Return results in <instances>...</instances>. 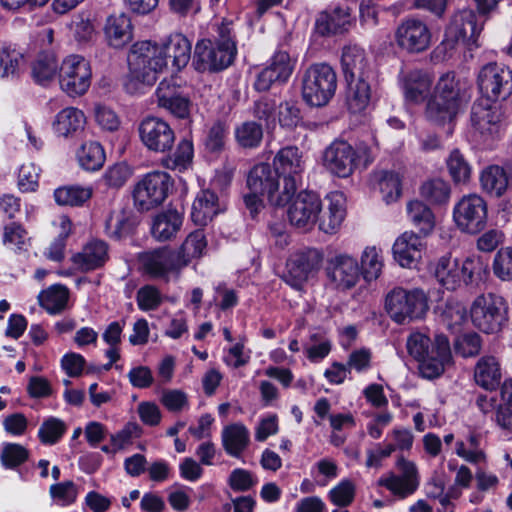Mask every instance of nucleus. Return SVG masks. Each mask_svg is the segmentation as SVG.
Returning <instances> with one entry per match:
<instances>
[{
  "label": "nucleus",
  "instance_id": "nucleus-43",
  "mask_svg": "<svg viewBox=\"0 0 512 512\" xmlns=\"http://www.w3.org/2000/svg\"><path fill=\"white\" fill-rule=\"evenodd\" d=\"M68 298V289L63 285H52L38 296L40 306L52 315L58 314L65 309Z\"/></svg>",
  "mask_w": 512,
  "mask_h": 512
},
{
  "label": "nucleus",
  "instance_id": "nucleus-22",
  "mask_svg": "<svg viewBox=\"0 0 512 512\" xmlns=\"http://www.w3.org/2000/svg\"><path fill=\"white\" fill-rule=\"evenodd\" d=\"M139 136L144 146L153 152L165 153L175 142V133L170 125L158 118L148 116L139 124Z\"/></svg>",
  "mask_w": 512,
  "mask_h": 512
},
{
  "label": "nucleus",
  "instance_id": "nucleus-38",
  "mask_svg": "<svg viewBox=\"0 0 512 512\" xmlns=\"http://www.w3.org/2000/svg\"><path fill=\"white\" fill-rule=\"evenodd\" d=\"M206 248V235L202 229H197L186 237L180 248L176 250V253L179 256L181 265L185 268L194 259L201 258L204 255Z\"/></svg>",
  "mask_w": 512,
  "mask_h": 512
},
{
  "label": "nucleus",
  "instance_id": "nucleus-9",
  "mask_svg": "<svg viewBox=\"0 0 512 512\" xmlns=\"http://www.w3.org/2000/svg\"><path fill=\"white\" fill-rule=\"evenodd\" d=\"M247 187L251 192L266 195L270 204L285 206L293 196L284 195V183L280 185V177L274 167L267 163L255 165L247 175Z\"/></svg>",
  "mask_w": 512,
  "mask_h": 512
},
{
  "label": "nucleus",
  "instance_id": "nucleus-47",
  "mask_svg": "<svg viewBox=\"0 0 512 512\" xmlns=\"http://www.w3.org/2000/svg\"><path fill=\"white\" fill-rule=\"evenodd\" d=\"M446 166L450 177L456 184L467 183L472 174V166L465 155L457 148L446 158Z\"/></svg>",
  "mask_w": 512,
  "mask_h": 512
},
{
  "label": "nucleus",
  "instance_id": "nucleus-25",
  "mask_svg": "<svg viewBox=\"0 0 512 512\" xmlns=\"http://www.w3.org/2000/svg\"><path fill=\"white\" fill-rule=\"evenodd\" d=\"M293 64L289 54L285 51L276 52L257 74L254 87L257 91H267L273 85L285 83L291 76Z\"/></svg>",
  "mask_w": 512,
  "mask_h": 512
},
{
  "label": "nucleus",
  "instance_id": "nucleus-49",
  "mask_svg": "<svg viewBox=\"0 0 512 512\" xmlns=\"http://www.w3.org/2000/svg\"><path fill=\"white\" fill-rule=\"evenodd\" d=\"M495 422L503 429L512 430V380L501 386L500 400L494 415Z\"/></svg>",
  "mask_w": 512,
  "mask_h": 512
},
{
  "label": "nucleus",
  "instance_id": "nucleus-42",
  "mask_svg": "<svg viewBox=\"0 0 512 512\" xmlns=\"http://www.w3.org/2000/svg\"><path fill=\"white\" fill-rule=\"evenodd\" d=\"M92 196V188L80 185L58 187L54 191V199L60 206H82Z\"/></svg>",
  "mask_w": 512,
  "mask_h": 512
},
{
  "label": "nucleus",
  "instance_id": "nucleus-50",
  "mask_svg": "<svg viewBox=\"0 0 512 512\" xmlns=\"http://www.w3.org/2000/svg\"><path fill=\"white\" fill-rule=\"evenodd\" d=\"M377 183L386 203L396 201L402 193L401 177L394 171H381L377 174Z\"/></svg>",
  "mask_w": 512,
  "mask_h": 512
},
{
  "label": "nucleus",
  "instance_id": "nucleus-23",
  "mask_svg": "<svg viewBox=\"0 0 512 512\" xmlns=\"http://www.w3.org/2000/svg\"><path fill=\"white\" fill-rule=\"evenodd\" d=\"M322 212L320 197L310 191L300 192L288 209V219L292 226L305 231L311 230Z\"/></svg>",
  "mask_w": 512,
  "mask_h": 512
},
{
  "label": "nucleus",
  "instance_id": "nucleus-54",
  "mask_svg": "<svg viewBox=\"0 0 512 512\" xmlns=\"http://www.w3.org/2000/svg\"><path fill=\"white\" fill-rule=\"evenodd\" d=\"M29 456L28 450L17 443H4L0 454L1 464L7 469H15Z\"/></svg>",
  "mask_w": 512,
  "mask_h": 512
},
{
  "label": "nucleus",
  "instance_id": "nucleus-6",
  "mask_svg": "<svg viewBox=\"0 0 512 512\" xmlns=\"http://www.w3.org/2000/svg\"><path fill=\"white\" fill-rule=\"evenodd\" d=\"M337 88V75L325 63L311 65L302 78V97L310 106H325L334 96Z\"/></svg>",
  "mask_w": 512,
  "mask_h": 512
},
{
  "label": "nucleus",
  "instance_id": "nucleus-46",
  "mask_svg": "<svg viewBox=\"0 0 512 512\" xmlns=\"http://www.w3.org/2000/svg\"><path fill=\"white\" fill-rule=\"evenodd\" d=\"M79 165L87 171L99 170L105 162V152L100 143L88 141L77 151Z\"/></svg>",
  "mask_w": 512,
  "mask_h": 512
},
{
  "label": "nucleus",
  "instance_id": "nucleus-29",
  "mask_svg": "<svg viewBox=\"0 0 512 512\" xmlns=\"http://www.w3.org/2000/svg\"><path fill=\"white\" fill-rule=\"evenodd\" d=\"M224 209V202L216 193L211 189H204L197 194L192 204L191 219L196 225L205 226Z\"/></svg>",
  "mask_w": 512,
  "mask_h": 512
},
{
  "label": "nucleus",
  "instance_id": "nucleus-61",
  "mask_svg": "<svg viewBox=\"0 0 512 512\" xmlns=\"http://www.w3.org/2000/svg\"><path fill=\"white\" fill-rule=\"evenodd\" d=\"M23 55L11 47L0 48V78L14 75L18 69Z\"/></svg>",
  "mask_w": 512,
  "mask_h": 512
},
{
  "label": "nucleus",
  "instance_id": "nucleus-19",
  "mask_svg": "<svg viewBox=\"0 0 512 512\" xmlns=\"http://www.w3.org/2000/svg\"><path fill=\"white\" fill-rule=\"evenodd\" d=\"M399 474L389 472L381 476L378 485L386 488L398 499H405L413 495L420 485V475L414 462L403 456L396 462Z\"/></svg>",
  "mask_w": 512,
  "mask_h": 512
},
{
  "label": "nucleus",
  "instance_id": "nucleus-64",
  "mask_svg": "<svg viewBox=\"0 0 512 512\" xmlns=\"http://www.w3.org/2000/svg\"><path fill=\"white\" fill-rule=\"evenodd\" d=\"M49 493L51 497L61 505H70L77 498V488L73 481H65L50 486Z\"/></svg>",
  "mask_w": 512,
  "mask_h": 512
},
{
  "label": "nucleus",
  "instance_id": "nucleus-55",
  "mask_svg": "<svg viewBox=\"0 0 512 512\" xmlns=\"http://www.w3.org/2000/svg\"><path fill=\"white\" fill-rule=\"evenodd\" d=\"M65 431L66 425L62 420L50 417L41 424L38 437L43 444L53 445L61 439Z\"/></svg>",
  "mask_w": 512,
  "mask_h": 512
},
{
  "label": "nucleus",
  "instance_id": "nucleus-41",
  "mask_svg": "<svg viewBox=\"0 0 512 512\" xmlns=\"http://www.w3.org/2000/svg\"><path fill=\"white\" fill-rule=\"evenodd\" d=\"M420 196L430 205H447L451 197L450 184L440 178L429 179L422 183L419 189Z\"/></svg>",
  "mask_w": 512,
  "mask_h": 512
},
{
  "label": "nucleus",
  "instance_id": "nucleus-57",
  "mask_svg": "<svg viewBox=\"0 0 512 512\" xmlns=\"http://www.w3.org/2000/svg\"><path fill=\"white\" fill-rule=\"evenodd\" d=\"M493 274L502 281L512 280V248L505 247L497 251L492 263Z\"/></svg>",
  "mask_w": 512,
  "mask_h": 512
},
{
  "label": "nucleus",
  "instance_id": "nucleus-3",
  "mask_svg": "<svg viewBox=\"0 0 512 512\" xmlns=\"http://www.w3.org/2000/svg\"><path fill=\"white\" fill-rule=\"evenodd\" d=\"M375 159V149L364 143L353 147L347 141H333L323 153V165L333 175L349 177L359 168L368 167Z\"/></svg>",
  "mask_w": 512,
  "mask_h": 512
},
{
  "label": "nucleus",
  "instance_id": "nucleus-62",
  "mask_svg": "<svg viewBox=\"0 0 512 512\" xmlns=\"http://www.w3.org/2000/svg\"><path fill=\"white\" fill-rule=\"evenodd\" d=\"M333 504L345 507L352 503L355 497V485L349 479H343L329 492Z\"/></svg>",
  "mask_w": 512,
  "mask_h": 512
},
{
  "label": "nucleus",
  "instance_id": "nucleus-7",
  "mask_svg": "<svg viewBox=\"0 0 512 512\" xmlns=\"http://www.w3.org/2000/svg\"><path fill=\"white\" fill-rule=\"evenodd\" d=\"M473 325L486 334L498 333L508 320V306L502 296L488 293L475 298L470 308Z\"/></svg>",
  "mask_w": 512,
  "mask_h": 512
},
{
  "label": "nucleus",
  "instance_id": "nucleus-60",
  "mask_svg": "<svg viewBox=\"0 0 512 512\" xmlns=\"http://www.w3.org/2000/svg\"><path fill=\"white\" fill-rule=\"evenodd\" d=\"M136 302L140 310H156L163 302L160 290L153 285L141 287L136 294Z\"/></svg>",
  "mask_w": 512,
  "mask_h": 512
},
{
  "label": "nucleus",
  "instance_id": "nucleus-2",
  "mask_svg": "<svg viewBox=\"0 0 512 512\" xmlns=\"http://www.w3.org/2000/svg\"><path fill=\"white\" fill-rule=\"evenodd\" d=\"M406 348L408 354L419 362L420 374L426 379L439 377L451 364L449 340L443 334L437 335L432 342L425 333L413 331L407 338Z\"/></svg>",
  "mask_w": 512,
  "mask_h": 512
},
{
  "label": "nucleus",
  "instance_id": "nucleus-36",
  "mask_svg": "<svg viewBox=\"0 0 512 512\" xmlns=\"http://www.w3.org/2000/svg\"><path fill=\"white\" fill-rule=\"evenodd\" d=\"M501 378V367L494 356H483L478 360L474 379L479 386L486 390H493L500 384Z\"/></svg>",
  "mask_w": 512,
  "mask_h": 512
},
{
  "label": "nucleus",
  "instance_id": "nucleus-8",
  "mask_svg": "<svg viewBox=\"0 0 512 512\" xmlns=\"http://www.w3.org/2000/svg\"><path fill=\"white\" fill-rule=\"evenodd\" d=\"M172 186L171 177L163 171H153L139 179L132 191L134 206L139 211H150L160 206Z\"/></svg>",
  "mask_w": 512,
  "mask_h": 512
},
{
  "label": "nucleus",
  "instance_id": "nucleus-40",
  "mask_svg": "<svg viewBox=\"0 0 512 512\" xmlns=\"http://www.w3.org/2000/svg\"><path fill=\"white\" fill-rule=\"evenodd\" d=\"M509 183L505 169L498 165H490L480 174L482 189L491 196L500 197L507 190Z\"/></svg>",
  "mask_w": 512,
  "mask_h": 512
},
{
  "label": "nucleus",
  "instance_id": "nucleus-59",
  "mask_svg": "<svg viewBox=\"0 0 512 512\" xmlns=\"http://www.w3.org/2000/svg\"><path fill=\"white\" fill-rule=\"evenodd\" d=\"M132 230L130 219L123 212L112 213L105 223L106 234L115 239L128 235Z\"/></svg>",
  "mask_w": 512,
  "mask_h": 512
},
{
  "label": "nucleus",
  "instance_id": "nucleus-10",
  "mask_svg": "<svg viewBox=\"0 0 512 512\" xmlns=\"http://www.w3.org/2000/svg\"><path fill=\"white\" fill-rule=\"evenodd\" d=\"M138 260L144 274L165 282L170 281L171 278H178L184 268L176 250L168 247L142 252Z\"/></svg>",
  "mask_w": 512,
  "mask_h": 512
},
{
  "label": "nucleus",
  "instance_id": "nucleus-44",
  "mask_svg": "<svg viewBox=\"0 0 512 512\" xmlns=\"http://www.w3.org/2000/svg\"><path fill=\"white\" fill-rule=\"evenodd\" d=\"M407 214L411 222L422 232L428 235L435 227V217L431 209L420 200H413L407 204Z\"/></svg>",
  "mask_w": 512,
  "mask_h": 512
},
{
  "label": "nucleus",
  "instance_id": "nucleus-30",
  "mask_svg": "<svg viewBox=\"0 0 512 512\" xmlns=\"http://www.w3.org/2000/svg\"><path fill=\"white\" fill-rule=\"evenodd\" d=\"M103 31L107 44L115 49L125 47L133 38L132 23L125 13L107 17Z\"/></svg>",
  "mask_w": 512,
  "mask_h": 512
},
{
  "label": "nucleus",
  "instance_id": "nucleus-56",
  "mask_svg": "<svg viewBox=\"0 0 512 512\" xmlns=\"http://www.w3.org/2000/svg\"><path fill=\"white\" fill-rule=\"evenodd\" d=\"M132 176V169L126 163H117L109 167L102 175V182L111 189H120Z\"/></svg>",
  "mask_w": 512,
  "mask_h": 512
},
{
  "label": "nucleus",
  "instance_id": "nucleus-53",
  "mask_svg": "<svg viewBox=\"0 0 512 512\" xmlns=\"http://www.w3.org/2000/svg\"><path fill=\"white\" fill-rule=\"evenodd\" d=\"M482 348V338L476 332L458 336L454 341V351L463 358L477 356Z\"/></svg>",
  "mask_w": 512,
  "mask_h": 512
},
{
  "label": "nucleus",
  "instance_id": "nucleus-33",
  "mask_svg": "<svg viewBox=\"0 0 512 512\" xmlns=\"http://www.w3.org/2000/svg\"><path fill=\"white\" fill-rule=\"evenodd\" d=\"M376 76L352 78L347 81V105L351 112L360 113L367 109L372 99Z\"/></svg>",
  "mask_w": 512,
  "mask_h": 512
},
{
  "label": "nucleus",
  "instance_id": "nucleus-14",
  "mask_svg": "<svg viewBox=\"0 0 512 512\" xmlns=\"http://www.w3.org/2000/svg\"><path fill=\"white\" fill-rule=\"evenodd\" d=\"M453 221L464 233L477 234L487 223V203L479 195L463 196L453 208Z\"/></svg>",
  "mask_w": 512,
  "mask_h": 512
},
{
  "label": "nucleus",
  "instance_id": "nucleus-24",
  "mask_svg": "<svg viewBox=\"0 0 512 512\" xmlns=\"http://www.w3.org/2000/svg\"><path fill=\"white\" fill-rule=\"evenodd\" d=\"M395 39L397 44L412 53L425 51L431 42V32L425 22L407 18L398 26Z\"/></svg>",
  "mask_w": 512,
  "mask_h": 512
},
{
  "label": "nucleus",
  "instance_id": "nucleus-31",
  "mask_svg": "<svg viewBox=\"0 0 512 512\" xmlns=\"http://www.w3.org/2000/svg\"><path fill=\"white\" fill-rule=\"evenodd\" d=\"M109 260V246L103 240L88 242L80 252L72 257L73 263L83 271H92L103 267Z\"/></svg>",
  "mask_w": 512,
  "mask_h": 512
},
{
  "label": "nucleus",
  "instance_id": "nucleus-48",
  "mask_svg": "<svg viewBox=\"0 0 512 512\" xmlns=\"http://www.w3.org/2000/svg\"><path fill=\"white\" fill-rule=\"evenodd\" d=\"M234 137L237 144L244 149L257 148L263 139V129L255 121H245L235 127Z\"/></svg>",
  "mask_w": 512,
  "mask_h": 512
},
{
  "label": "nucleus",
  "instance_id": "nucleus-20",
  "mask_svg": "<svg viewBox=\"0 0 512 512\" xmlns=\"http://www.w3.org/2000/svg\"><path fill=\"white\" fill-rule=\"evenodd\" d=\"M61 89L69 96L86 93L91 84V68L82 56L70 55L65 58L59 69Z\"/></svg>",
  "mask_w": 512,
  "mask_h": 512
},
{
  "label": "nucleus",
  "instance_id": "nucleus-52",
  "mask_svg": "<svg viewBox=\"0 0 512 512\" xmlns=\"http://www.w3.org/2000/svg\"><path fill=\"white\" fill-rule=\"evenodd\" d=\"M193 144L188 139H182L176 148V151L163 159V165L168 169H186L193 158Z\"/></svg>",
  "mask_w": 512,
  "mask_h": 512
},
{
  "label": "nucleus",
  "instance_id": "nucleus-27",
  "mask_svg": "<svg viewBox=\"0 0 512 512\" xmlns=\"http://www.w3.org/2000/svg\"><path fill=\"white\" fill-rule=\"evenodd\" d=\"M341 66L345 79L376 76L373 63L366 51L358 45H347L342 50Z\"/></svg>",
  "mask_w": 512,
  "mask_h": 512
},
{
  "label": "nucleus",
  "instance_id": "nucleus-28",
  "mask_svg": "<svg viewBox=\"0 0 512 512\" xmlns=\"http://www.w3.org/2000/svg\"><path fill=\"white\" fill-rule=\"evenodd\" d=\"M402 89L405 100L412 104L427 102L433 93L432 76L422 70H411L404 73L401 78Z\"/></svg>",
  "mask_w": 512,
  "mask_h": 512
},
{
  "label": "nucleus",
  "instance_id": "nucleus-11",
  "mask_svg": "<svg viewBox=\"0 0 512 512\" xmlns=\"http://www.w3.org/2000/svg\"><path fill=\"white\" fill-rule=\"evenodd\" d=\"M471 126L474 141L490 146L500 138L503 131L501 112L483 101L475 102L471 108Z\"/></svg>",
  "mask_w": 512,
  "mask_h": 512
},
{
  "label": "nucleus",
  "instance_id": "nucleus-18",
  "mask_svg": "<svg viewBox=\"0 0 512 512\" xmlns=\"http://www.w3.org/2000/svg\"><path fill=\"white\" fill-rule=\"evenodd\" d=\"M236 55V45H218L210 39L197 42L194 53V67L200 72L220 71L232 64Z\"/></svg>",
  "mask_w": 512,
  "mask_h": 512
},
{
  "label": "nucleus",
  "instance_id": "nucleus-17",
  "mask_svg": "<svg viewBox=\"0 0 512 512\" xmlns=\"http://www.w3.org/2000/svg\"><path fill=\"white\" fill-rule=\"evenodd\" d=\"M273 167L284 183V195H295L305 169L303 153L296 146L280 149L273 159Z\"/></svg>",
  "mask_w": 512,
  "mask_h": 512
},
{
  "label": "nucleus",
  "instance_id": "nucleus-51",
  "mask_svg": "<svg viewBox=\"0 0 512 512\" xmlns=\"http://www.w3.org/2000/svg\"><path fill=\"white\" fill-rule=\"evenodd\" d=\"M359 265L365 280H376L383 267L381 250L375 246L366 247L361 255V264Z\"/></svg>",
  "mask_w": 512,
  "mask_h": 512
},
{
  "label": "nucleus",
  "instance_id": "nucleus-58",
  "mask_svg": "<svg viewBox=\"0 0 512 512\" xmlns=\"http://www.w3.org/2000/svg\"><path fill=\"white\" fill-rule=\"evenodd\" d=\"M443 323L449 328L461 326L466 318L467 311L464 305L454 299L447 300L445 308L441 313Z\"/></svg>",
  "mask_w": 512,
  "mask_h": 512
},
{
  "label": "nucleus",
  "instance_id": "nucleus-13",
  "mask_svg": "<svg viewBox=\"0 0 512 512\" xmlns=\"http://www.w3.org/2000/svg\"><path fill=\"white\" fill-rule=\"evenodd\" d=\"M477 83L487 100H505L512 94V71L504 64H485L478 73Z\"/></svg>",
  "mask_w": 512,
  "mask_h": 512
},
{
  "label": "nucleus",
  "instance_id": "nucleus-32",
  "mask_svg": "<svg viewBox=\"0 0 512 512\" xmlns=\"http://www.w3.org/2000/svg\"><path fill=\"white\" fill-rule=\"evenodd\" d=\"M423 248V241L417 234L404 232L393 245L394 258L402 267L411 268L421 259Z\"/></svg>",
  "mask_w": 512,
  "mask_h": 512
},
{
  "label": "nucleus",
  "instance_id": "nucleus-35",
  "mask_svg": "<svg viewBox=\"0 0 512 512\" xmlns=\"http://www.w3.org/2000/svg\"><path fill=\"white\" fill-rule=\"evenodd\" d=\"M320 214L317 220L319 229L326 234L336 233L346 215L342 195L332 194L327 208Z\"/></svg>",
  "mask_w": 512,
  "mask_h": 512
},
{
  "label": "nucleus",
  "instance_id": "nucleus-1",
  "mask_svg": "<svg viewBox=\"0 0 512 512\" xmlns=\"http://www.w3.org/2000/svg\"><path fill=\"white\" fill-rule=\"evenodd\" d=\"M191 48L190 41L180 33L171 34L161 46L150 41L135 43L128 56L131 79L126 89L129 92L138 90L132 88L134 81L146 86L153 85L157 73L167 68L169 62L175 71H180L189 63Z\"/></svg>",
  "mask_w": 512,
  "mask_h": 512
},
{
  "label": "nucleus",
  "instance_id": "nucleus-5",
  "mask_svg": "<svg viewBox=\"0 0 512 512\" xmlns=\"http://www.w3.org/2000/svg\"><path fill=\"white\" fill-rule=\"evenodd\" d=\"M460 108V89L454 74L447 73L438 80L433 94L426 102L425 118L437 125H450Z\"/></svg>",
  "mask_w": 512,
  "mask_h": 512
},
{
  "label": "nucleus",
  "instance_id": "nucleus-45",
  "mask_svg": "<svg viewBox=\"0 0 512 512\" xmlns=\"http://www.w3.org/2000/svg\"><path fill=\"white\" fill-rule=\"evenodd\" d=\"M59 69L55 55L43 52L32 64V76L37 83L46 85L55 78Z\"/></svg>",
  "mask_w": 512,
  "mask_h": 512
},
{
  "label": "nucleus",
  "instance_id": "nucleus-34",
  "mask_svg": "<svg viewBox=\"0 0 512 512\" xmlns=\"http://www.w3.org/2000/svg\"><path fill=\"white\" fill-rule=\"evenodd\" d=\"M221 439L225 452L239 458L249 446L250 432L244 424L233 423L223 428Z\"/></svg>",
  "mask_w": 512,
  "mask_h": 512
},
{
  "label": "nucleus",
  "instance_id": "nucleus-39",
  "mask_svg": "<svg viewBox=\"0 0 512 512\" xmlns=\"http://www.w3.org/2000/svg\"><path fill=\"white\" fill-rule=\"evenodd\" d=\"M182 225V216L175 210L156 215L151 226V233L158 241H166L176 235Z\"/></svg>",
  "mask_w": 512,
  "mask_h": 512
},
{
  "label": "nucleus",
  "instance_id": "nucleus-12",
  "mask_svg": "<svg viewBox=\"0 0 512 512\" xmlns=\"http://www.w3.org/2000/svg\"><path fill=\"white\" fill-rule=\"evenodd\" d=\"M325 275L328 286L338 292H347L357 286L362 277L358 260L348 253H336L327 260Z\"/></svg>",
  "mask_w": 512,
  "mask_h": 512
},
{
  "label": "nucleus",
  "instance_id": "nucleus-16",
  "mask_svg": "<svg viewBox=\"0 0 512 512\" xmlns=\"http://www.w3.org/2000/svg\"><path fill=\"white\" fill-rule=\"evenodd\" d=\"M484 21L479 20L477 13L470 8L456 12L446 29V42L463 43L469 50L478 48V38L483 30Z\"/></svg>",
  "mask_w": 512,
  "mask_h": 512
},
{
  "label": "nucleus",
  "instance_id": "nucleus-21",
  "mask_svg": "<svg viewBox=\"0 0 512 512\" xmlns=\"http://www.w3.org/2000/svg\"><path fill=\"white\" fill-rule=\"evenodd\" d=\"M475 268L476 263L472 259L459 262L456 258L445 255L438 260L434 274L443 287L447 290H455L462 283L473 282Z\"/></svg>",
  "mask_w": 512,
  "mask_h": 512
},
{
  "label": "nucleus",
  "instance_id": "nucleus-37",
  "mask_svg": "<svg viewBox=\"0 0 512 512\" xmlns=\"http://www.w3.org/2000/svg\"><path fill=\"white\" fill-rule=\"evenodd\" d=\"M84 124V113L75 107H67L55 116L52 127L58 136L68 137L82 129Z\"/></svg>",
  "mask_w": 512,
  "mask_h": 512
},
{
  "label": "nucleus",
  "instance_id": "nucleus-15",
  "mask_svg": "<svg viewBox=\"0 0 512 512\" xmlns=\"http://www.w3.org/2000/svg\"><path fill=\"white\" fill-rule=\"evenodd\" d=\"M323 254L316 248H304L290 255L286 263L284 281L295 289L303 284L319 270Z\"/></svg>",
  "mask_w": 512,
  "mask_h": 512
},
{
  "label": "nucleus",
  "instance_id": "nucleus-4",
  "mask_svg": "<svg viewBox=\"0 0 512 512\" xmlns=\"http://www.w3.org/2000/svg\"><path fill=\"white\" fill-rule=\"evenodd\" d=\"M429 295L419 287H394L385 297L389 317L399 325L423 319L429 311Z\"/></svg>",
  "mask_w": 512,
  "mask_h": 512
},
{
  "label": "nucleus",
  "instance_id": "nucleus-63",
  "mask_svg": "<svg viewBox=\"0 0 512 512\" xmlns=\"http://www.w3.org/2000/svg\"><path fill=\"white\" fill-rule=\"evenodd\" d=\"M183 95L180 86L173 78L161 81L156 90L158 106H167L172 100Z\"/></svg>",
  "mask_w": 512,
  "mask_h": 512
},
{
  "label": "nucleus",
  "instance_id": "nucleus-26",
  "mask_svg": "<svg viewBox=\"0 0 512 512\" xmlns=\"http://www.w3.org/2000/svg\"><path fill=\"white\" fill-rule=\"evenodd\" d=\"M354 18L349 7H334L318 14L314 31L322 37L343 34L352 27Z\"/></svg>",
  "mask_w": 512,
  "mask_h": 512
}]
</instances>
